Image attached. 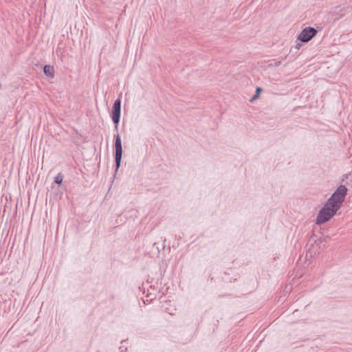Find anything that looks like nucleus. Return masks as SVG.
Returning <instances> with one entry per match:
<instances>
[{
  "instance_id": "11",
  "label": "nucleus",
  "mask_w": 352,
  "mask_h": 352,
  "mask_svg": "<svg viewBox=\"0 0 352 352\" xmlns=\"http://www.w3.org/2000/svg\"><path fill=\"white\" fill-rule=\"evenodd\" d=\"M115 131H116V133H118V124H115Z\"/></svg>"
},
{
  "instance_id": "2",
  "label": "nucleus",
  "mask_w": 352,
  "mask_h": 352,
  "mask_svg": "<svg viewBox=\"0 0 352 352\" xmlns=\"http://www.w3.org/2000/svg\"><path fill=\"white\" fill-rule=\"evenodd\" d=\"M338 209L333 208L327 202L325 203L324 206L320 210L316 218V223L317 225H322L329 221L338 212Z\"/></svg>"
},
{
  "instance_id": "8",
  "label": "nucleus",
  "mask_w": 352,
  "mask_h": 352,
  "mask_svg": "<svg viewBox=\"0 0 352 352\" xmlns=\"http://www.w3.org/2000/svg\"><path fill=\"white\" fill-rule=\"evenodd\" d=\"M261 91H262V89L261 87H257L256 89L255 95L252 98L250 101H254V100H256L260 95Z\"/></svg>"
},
{
  "instance_id": "9",
  "label": "nucleus",
  "mask_w": 352,
  "mask_h": 352,
  "mask_svg": "<svg viewBox=\"0 0 352 352\" xmlns=\"http://www.w3.org/2000/svg\"><path fill=\"white\" fill-rule=\"evenodd\" d=\"M54 178H55V179H54L55 184H58V185L62 184L63 177H54Z\"/></svg>"
},
{
  "instance_id": "5",
  "label": "nucleus",
  "mask_w": 352,
  "mask_h": 352,
  "mask_svg": "<svg viewBox=\"0 0 352 352\" xmlns=\"http://www.w3.org/2000/svg\"><path fill=\"white\" fill-rule=\"evenodd\" d=\"M121 113V100L118 98L115 100L113 106L111 119L114 124H119Z\"/></svg>"
},
{
  "instance_id": "10",
  "label": "nucleus",
  "mask_w": 352,
  "mask_h": 352,
  "mask_svg": "<svg viewBox=\"0 0 352 352\" xmlns=\"http://www.w3.org/2000/svg\"><path fill=\"white\" fill-rule=\"evenodd\" d=\"M120 352H126L127 351V348H124L122 346L119 347Z\"/></svg>"
},
{
  "instance_id": "1",
  "label": "nucleus",
  "mask_w": 352,
  "mask_h": 352,
  "mask_svg": "<svg viewBox=\"0 0 352 352\" xmlns=\"http://www.w3.org/2000/svg\"><path fill=\"white\" fill-rule=\"evenodd\" d=\"M347 190L348 189L344 185H340L328 199L327 202L333 208L339 210L344 201Z\"/></svg>"
},
{
  "instance_id": "7",
  "label": "nucleus",
  "mask_w": 352,
  "mask_h": 352,
  "mask_svg": "<svg viewBox=\"0 0 352 352\" xmlns=\"http://www.w3.org/2000/svg\"><path fill=\"white\" fill-rule=\"evenodd\" d=\"M165 241H166V239H162V243L160 244L159 242L157 243H153V246L154 247H156V249L157 250L158 252H160V248H162V250H164L166 247V245H165Z\"/></svg>"
},
{
  "instance_id": "6",
  "label": "nucleus",
  "mask_w": 352,
  "mask_h": 352,
  "mask_svg": "<svg viewBox=\"0 0 352 352\" xmlns=\"http://www.w3.org/2000/svg\"><path fill=\"white\" fill-rule=\"evenodd\" d=\"M44 73L49 77H54V67L47 65H45L43 68Z\"/></svg>"
},
{
  "instance_id": "4",
  "label": "nucleus",
  "mask_w": 352,
  "mask_h": 352,
  "mask_svg": "<svg viewBox=\"0 0 352 352\" xmlns=\"http://www.w3.org/2000/svg\"><path fill=\"white\" fill-rule=\"evenodd\" d=\"M317 34V30L314 28H305L298 36V39L307 43L309 41Z\"/></svg>"
},
{
  "instance_id": "12",
  "label": "nucleus",
  "mask_w": 352,
  "mask_h": 352,
  "mask_svg": "<svg viewBox=\"0 0 352 352\" xmlns=\"http://www.w3.org/2000/svg\"><path fill=\"white\" fill-rule=\"evenodd\" d=\"M126 341V340H122L121 341V343H122V344H123V343H124V342H125Z\"/></svg>"
},
{
  "instance_id": "3",
  "label": "nucleus",
  "mask_w": 352,
  "mask_h": 352,
  "mask_svg": "<svg viewBox=\"0 0 352 352\" xmlns=\"http://www.w3.org/2000/svg\"><path fill=\"white\" fill-rule=\"evenodd\" d=\"M115 138V161L117 167H119L121 162L122 155V140L119 133H116L114 135Z\"/></svg>"
}]
</instances>
